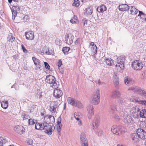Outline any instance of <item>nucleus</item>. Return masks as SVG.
Here are the masks:
<instances>
[{
	"label": "nucleus",
	"mask_w": 146,
	"mask_h": 146,
	"mask_svg": "<svg viewBox=\"0 0 146 146\" xmlns=\"http://www.w3.org/2000/svg\"><path fill=\"white\" fill-rule=\"evenodd\" d=\"M121 117H123L124 122L127 124L130 125L133 122L131 117L129 115L124 108H122L121 110L118 112L115 116V118L119 119Z\"/></svg>",
	"instance_id": "nucleus-1"
},
{
	"label": "nucleus",
	"mask_w": 146,
	"mask_h": 146,
	"mask_svg": "<svg viewBox=\"0 0 146 146\" xmlns=\"http://www.w3.org/2000/svg\"><path fill=\"white\" fill-rule=\"evenodd\" d=\"M125 58L124 56H121L117 58L116 60L117 63L115 65V68L119 72H121L124 66Z\"/></svg>",
	"instance_id": "nucleus-2"
},
{
	"label": "nucleus",
	"mask_w": 146,
	"mask_h": 146,
	"mask_svg": "<svg viewBox=\"0 0 146 146\" xmlns=\"http://www.w3.org/2000/svg\"><path fill=\"white\" fill-rule=\"evenodd\" d=\"M46 81L50 84V86L53 88H58V82L56 80L55 78L52 75L46 76Z\"/></svg>",
	"instance_id": "nucleus-3"
},
{
	"label": "nucleus",
	"mask_w": 146,
	"mask_h": 146,
	"mask_svg": "<svg viewBox=\"0 0 146 146\" xmlns=\"http://www.w3.org/2000/svg\"><path fill=\"white\" fill-rule=\"evenodd\" d=\"M111 131L113 134L119 135L123 134L125 132L124 127L121 126L113 125L111 127Z\"/></svg>",
	"instance_id": "nucleus-4"
},
{
	"label": "nucleus",
	"mask_w": 146,
	"mask_h": 146,
	"mask_svg": "<svg viewBox=\"0 0 146 146\" xmlns=\"http://www.w3.org/2000/svg\"><path fill=\"white\" fill-rule=\"evenodd\" d=\"M100 101V90H97L94 93L92 96L91 102L93 105H97L99 103Z\"/></svg>",
	"instance_id": "nucleus-5"
},
{
	"label": "nucleus",
	"mask_w": 146,
	"mask_h": 146,
	"mask_svg": "<svg viewBox=\"0 0 146 146\" xmlns=\"http://www.w3.org/2000/svg\"><path fill=\"white\" fill-rule=\"evenodd\" d=\"M67 100L68 104L74 106L79 108H82L84 107L83 105L81 102L73 98L68 97Z\"/></svg>",
	"instance_id": "nucleus-6"
},
{
	"label": "nucleus",
	"mask_w": 146,
	"mask_h": 146,
	"mask_svg": "<svg viewBox=\"0 0 146 146\" xmlns=\"http://www.w3.org/2000/svg\"><path fill=\"white\" fill-rule=\"evenodd\" d=\"M43 127L45 133L49 135H51L54 129V126H51L46 123H43Z\"/></svg>",
	"instance_id": "nucleus-7"
},
{
	"label": "nucleus",
	"mask_w": 146,
	"mask_h": 146,
	"mask_svg": "<svg viewBox=\"0 0 146 146\" xmlns=\"http://www.w3.org/2000/svg\"><path fill=\"white\" fill-rule=\"evenodd\" d=\"M139 109L137 107H133L130 111L131 115L134 118H137L139 117Z\"/></svg>",
	"instance_id": "nucleus-8"
},
{
	"label": "nucleus",
	"mask_w": 146,
	"mask_h": 146,
	"mask_svg": "<svg viewBox=\"0 0 146 146\" xmlns=\"http://www.w3.org/2000/svg\"><path fill=\"white\" fill-rule=\"evenodd\" d=\"M88 112V117L90 119H91L94 114V108L93 105L89 104L86 107Z\"/></svg>",
	"instance_id": "nucleus-9"
},
{
	"label": "nucleus",
	"mask_w": 146,
	"mask_h": 146,
	"mask_svg": "<svg viewBox=\"0 0 146 146\" xmlns=\"http://www.w3.org/2000/svg\"><path fill=\"white\" fill-rule=\"evenodd\" d=\"M132 65L133 69L136 70H141L143 67L142 63L137 60L133 62Z\"/></svg>",
	"instance_id": "nucleus-10"
},
{
	"label": "nucleus",
	"mask_w": 146,
	"mask_h": 146,
	"mask_svg": "<svg viewBox=\"0 0 146 146\" xmlns=\"http://www.w3.org/2000/svg\"><path fill=\"white\" fill-rule=\"evenodd\" d=\"M44 122L43 123H46L48 124L53 123L55 121V118L52 115H47L44 116Z\"/></svg>",
	"instance_id": "nucleus-11"
},
{
	"label": "nucleus",
	"mask_w": 146,
	"mask_h": 146,
	"mask_svg": "<svg viewBox=\"0 0 146 146\" xmlns=\"http://www.w3.org/2000/svg\"><path fill=\"white\" fill-rule=\"evenodd\" d=\"M80 140L82 146H88L87 140L84 133L82 132L80 136Z\"/></svg>",
	"instance_id": "nucleus-12"
},
{
	"label": "nucleus",
	"mask_w": 146,
	"mask_h": 146,
	"mask_svg": "<svg viewBox=\"0 0 146 146\" xmlns=\"http://www.w3.org/2000/svg\"><path fill=\"white\" fill-rule=\"evenodd\" d=\"M139 137L142 139L146 138V131L141 128L138 129L136 131Z\"/></svg>",
	"instance_id": "nucleus-13"
},
{
	"label": "nucleus",
	"mask_w": 146,
	"mask_h": 146,
	"mask_svg": "<svg viewBox=\"0 0 146 146\" xmlns=\"http://www.w3.org/2000/svg\"><path fill=\"white\" fill-rule=\"evenodd\" d=\"M66 43L68 44H71L73 42L74 36L72 34H66L65 36Z\"/></svg>",
	"instance_id": "nucleus-14"
},
{
	"label": "nucleus",
	"mask_w": 146,
	"mask_h": 146,
	"mask_svg": "<svg viewBox=\"0 0 146 146\" xmlns=\"http://www.w3.org/2000/svg\"><path fill=\"white\" fill-rule=\"evenodd\" d=\"M19 10L20 8L18 6H13V7L11 9L12 14V19L14 20L15 17L17 16L18 12H19Z\"/></svg>",
	"instance_id": "nucleus-15"
},
{
	"label": "nucleus",
	"mask_w": 146,
	"mask_h": 146,
	"mask_svg": "<svg viewBox=\"0 0 146 146\" xmlns=\"http://www.w3.org/2000/svg\"><path fill=\"white\" fill-rule=\"evenodd\" d=\"M121 94L120 92L117 90H115L111 92L110 97L112 98H117L120 96Z\"/></svg>",
	"instance_id": "nucleus-16"
},
{
	"label": "nucleus",
	"mask_w": 146,
	"mask_h": 146,
	"mask_svg": "<svg viewBox=\"0 0 146 146\" xmlns=\"http://www.w3.org/2000/svg\"><path fill=\"white\" fill-rule=\"evenodd\" d=\"M14 130L16 132L20 135L23 134L25 132L24 128L23 126L21 125L16 126L14 127Z\"/></svg>",
	"instance_id": "nucleus-17"
},
{
	"label": "nucleus",
	"mask_w": 146,
	"mask_h": 146,
	"mask_svg": "<svg viewBox=\"0 0 146 146\" xmlns=\"http://www.w3.org/2000/svg\"><path fill=\"white\" fill-rule=\"evenodd\" d=\"M55 88L53 93L54 96L56 98H60L63 94L62 90L59 89Z\"/></svg>",
	"instance_id": "nucleus-18"
},
{
	"label": "nucleus",
	"mask_w": 146,
	"mask_h": 146,
	"mask_svg": "<svg viewBox=\"0 0 146 146\" xmlns=\"http://www.w3.org/2000/svg\"><path fill=\"white\" fill-rule=\"evenodd\" d=\"M100 121V119L99 117L98 116H96L92 123L93 129H96L98 128Z\"/></svg>",
	"instance_id": "nucleus-19"
},
{
	"label": "nucleus",
	"mask_w": 146,
	"mask_h": 146,
	"mask_svg": "<svg viewBox=\"0 0 146 146\" xmlns=\"http://www.w3.org/2000/svg\"><path fill=\"white\" fill-rule=\"evenodd\" d=\"M26 39L29 40H33L34 38V33L32 31H29L25 33Z\"/></svg>",
	"instance_id": "nucleus-20"
},
{
	"label": "nucleus",
	"mask_w": 146,
	"mask_h": 146,
	"mask_svg": "<svg viewBox=\"0 0 146 146\" xmlns=\"http://www.w3.org/2000/svg\"><path fill=\"white\" fill-rule=\"evenodd\" d=\"M139 137L137 133H133L131 135V139L132 141L134 143H137L139 141Z\"/></svg>",
	"instance_id": "nucleus-21"
},
{
	"label": "nucleus",
	"mask_w": 146,
	"mask_h": 146,
	"mask_svg": "<svg viewBox=\"0 0 146 146\" xmlns=\"http://www.w3.org/2000/svg\"><path fill=\"white\" fill-rule=\"evenodd\" d=\"M133 82V79L127 76L124 78L125 84L126 85L129 86L132 84Z\"/></svg>",
	"instance_id": "nucleus-22"
},
{
	"label": "nucleus",
	"mask_w": 146,
	"mask_h": 146,
	"mask_svg": "<svg viewBox=\"0 0 146 146\" xmlns=\"http://www.w3.org/2000/svg\"><path fill=\"white\" fill-rule=\"evenodd\" d=\"M118 8L119 11H124L128 10L129 9V7L126 4H123L120 5Z\"/></svg>",
	"instance_id": "nucleus-23"
},
{
	"label": "nucleus",
	"mask_w": 146,
	"mask_h": 146,
	"mask_svg": "<svg viewBox=\"0 0 146 146\" xmlns=\"http://www.w3.org/2000/svg\"><path fill=\"white\" fill-rule=\"evenodd\" d=\"M57 106L54 102H52L50 104V111L52 113H55L56 111Z\"/></svg>",
	"instance_id": "nucleus-24"
},
{
	"label": "nucleus",
	"mask_w": 146,
	"mask_h": 146,
	"mask_svg": "<svg viewBox=\"0 0 146 146\" xmlns=\"http://www.w3.org/2000/svg\"><path fill=\"white\" fill-rule=\"evenodd\" d=\"M140 88L137 86H132L129 88L127 90H131L133 92L139 94Z\"/></svg>",
	"instance_id": "nucleus-25"
},
{
	"label": "nucleus",
	"mask_w": 146,
	"mask_h": 146,
	"mask_svg": "<svg viewBox=\"0 0 146 146\" xmlns=\"http://www.w3.org/2000/svg\"><path fill=\"white\" fill-rule=\"evenodd\" d=\"M122 109H121L120 110H119L118 111H117V109L116 108V106L115 105H113L111 107V109L110 111V113L113 114L116 112V114L114 116L115 118V116L117 114V113L118 111H119L121 110Z\"/></svg>",
	"instance_id": "nucleus-26"
},
{
	"label": "nucleus",
	"mask_w": 146,
	"mask_h": 146,
	"mask_svg": "<svg viewBox=\"0 0 146 146\" xmlns=\"http://www.w3.org/2000/svg\"><path fill=\"white\" fill-rule=\"evenodd\" d=\"M106 10V7L104 5H101L98 7L97 9V11L99 13H102Z\"/></svg>",
	"instance_id": "nucleus-27"
},
{
	"label": "nucleus",
	"mask_w": 146,
	"mask_h": 146,
	"mask_svg": "<svg viewBox=\"0 0 146 146\" xmlns=\"http://www.w3.org/2000/svg\"><path fill=\"white\" fill-rule=\"evenodd\" d=\"M139 117L142 118H146V110L143 109L139 111Z\"/></svg>",
	"instance_id": "nucleus-28"
},
{
	"label": "nucleus",
	"mask_w": 146,
	"mask_h": 146,
	"mask_svg": "<svg viewBox=\"0 0 146 146\" xmlns=\"http://www.w3.org/2000/svg\"><path fill=\"white\" fill-rule=\"evenodd\" d=\"M118 102L119 104L123 107L126 106L127 104H128L127 103V101L124 100L122 98H120L119 99Z\"/></svg>",
	"instance_id": "nucleus-29"
},
{
	"label": "nucleus",
	"mask_w": 146,
	"mask_h": 146,
	"mask_svg": "<svg viewBox=\"0 0 146 146\" xmlns=\"http://www.w3.org/2000/svg\"><path fill=\"white\" fill-rule=\"evenodd\" d=\"M105 62L107 65L110 66L113 65L114 64L113 60L111 58L106 59L105 60Z\"/></svg>",
	"instance_id": "nucleus-30"
},
{
	"label": "nucleus",
	"mask_w": 146,
	"mask_h": 146,
	"mask_svg": "<svg viewBox=\"0 0 146 146\" xmlns=\"http://www.w3.org/2000/svg\"><path fill=\"white\" fill-rule=\"evenodd\" d=\"M43 123H40L37 122L35 124V128L37 130H43Z\"/></svg>",
	"instance_id": "nucleus-31"
},
{
	"label": "nucleus",
	"mask_w": 146,
	"mask_h": 146,
	"mask_svg": "<svg viewBox=\"0 0 146 146\" xmlns=\"http://www.w3.org/2000/svg\"><path fill=\"white\" fill-rule=\"evenodd\" d=\"M130 12L131 15H136L137 13V9L135 7L131 6L130 8Z\"/></svg>",
	"instance_id": "nucleus-32"
},
{
	"label": "nucleus",
	"mask_w": 146,
	"mask_h": 146,
	"mask_svg": "<svg viewBox=\"0 0 146 146\" xmlns=\"http://www.w3.org/2000/svg\"><path fill=\"white\" fill-rule=\"evenodd\" d=\"M1 107L4 109H6L8 106V102L7 101L4 100L1 102Z\"/></svg>",
	"instance_id": "nucleus-33"
},
{
	"label": "nucleus",
	"mask_w": 146,
	"mask_h": 146,
	"mask_svg": "<svg viewBox=\"0 0 146 146\" xmlns=\"http://www.w3.org/2000/svg\"><path fill=\"white\" fill-rule=\"evenodd\" d=\"M85 14L86 15H90L92 13V8L91 7H89L86 9Z\"/></svg>",
	"instance_id": "nucleus-34"
},
{
	"label": "nucleus",
	"mask_w": 146,
	"mask_h": 146,
	"mask_svg": "<svg viewBox=\"0 0 146 146\" xmlns=\"http://www.w3.org/2000/svg\"><path fill=\"white\" fill-rule=\"evenodd\" d=\"M15 39V37L13 36V35L11 33H10L8 34V37L7 38V40L8 41L12 42Z\"/></svg>",
	"instance_id": "nucleus-35"
},
{
	"label": "nucleus",
	"mask_w": 146,
	"mask_h": 146,
	"mask_svg": "<svg viewBox=\"0 0 146 146\" xmlns=\"http://www.w3.org/2000/svg\"><path fill=\"white\" fill-rule=\"evenodd\" d=\"M77 19V16L74 15L73 17L70 20V22L72 24H77L78 23V21Z\"/></svg>",
	"instance_id": "nucleus-36"
},
{
	"label": "nucleus",
	"mask_w": 146,
	"mask_h": 146,
	"mask_svg": "<svg viewBox=\"0 0 146 146\" xmlns=\"http://www.w3.org/2000/svg\"><path fill=\"white\" fill-rule=\"evenodd\" d=\"M7 142V140L3 137H0V146H3V144Z\"/></svg>",
	"instance_id": "nucleus-37"
},
{
	"label": "nucleus",
	"mask_w": 146,
	"mask_h": 146,
	"mask_svg": "<svg viewBox=\"0 0 146 146\" xmlns=\"http://www.w3.org/2000/svg\"><path fill=\"white\" fill-rule=\"evenodd\" d=\"M139 94L146 98V90H142L140 88Z\"/></svg>",
	"instance_id": "nucleus-38"
},
{
	"label": "nucleus",
	"mask_w": 146,
	"mask_h": 146,
	"mask_svg": "<svg viewBox=\"0 0 146 146\" xmlns=\"http://www.w3.org/2000/svg\"><path fill=\"white\" fill-rule=\"evenodd\" d=\"M113 82L115 87L117 88H119V79L113 80Z\"/></svg>",
	"instance_id": "nucleus-39"
},
{
	"label": "nucleus",
	"mask_w": 146,
	"mask_h": 146,
	"mask_svg": "<svg viewBox=\"0 0 146 146\" xmlns=\"http://www.w3.org/2000/svg\"><path fill=\"white\" fill-rule=\"evenodd\" d=\"M48 49L47 48L46 49L45 48L43 50V53H45L46 54H48L49 55H53L54 53V52L52 51H51V53H50V52H49V51H48Z\"/></svg>",
	"instance_id": "nucleus-40"
},
{
	"label": "nucleus",
	"mask_w": 146,
	"mask_h": 146,
	"mask_svg": "<svg viewBox=\"0 0 146 146\" xmlns=\"http://www.w3.org/2000/svg\"><path fill=\"white\" fill-rule=\"evenodd\" d=\"M130 100L131 102H132L135 103H137L138 104L139 102V100H138L134 97H131L130 98Z\"/></svg>",
	"instance_id": "nucleus-41"
},
{
	"label": "nucleus",
	"mask_w": 146,
	"mask_h": 146,
	"mask_svg": "<svg viewBox=\"0 0 146 146\" xmlns=\"http://www.w3.org/2000/svg\"><path fill=\"white\" fill-rule=\"evenodd\" d=\"M32 59L34 62V64L35 65H36L40 64L39 60L35 57H33Z\"/></svg>",
	"instance_id": "nucleus-42"
},
{
	"label": "nucleus",
	"mask_w": 146,
	"mask_h": 146,
	"mask_svg": "<svg viewBox=\"0 0 146 146\" xmlns=\"http://www.w3.org/2000/svg\"><path fill=\"white\" fill-rule=\"evenodd\" d=\"M74 2L72 4V5L78 7L80 5L79 1L78 0H74Z\"/></svg>",
	"instance_id": "nucleus-43"
},
{
	"label": "nucleus",
	"mask_w": 146,
	"mask_h": 146,
	"mask_svg": "<svg viewBox=\"0 0 146 146\" xmlns=\"http://www.w3.org/2000/svg\"><path fill=\"white\" fill-rule=\"evenodd\" d=\"M36 121L32 119H30L29 120V124L31 125H33L36 123Z\"/></svg>",
	"instance_id": "nucleus-44"
},
{
	"label": "nucleus",
	"mask_w": 146,
	"mask_h": 146,
	"mask_svg": "<svg viewBox=\"0 0 146 146\" xmlns=\"http://www.w3.org/2000/svg\"><path fill=\"white\" fill-rule=\"evenodd\" d=\"M91 48L92 52H94V53H95L96 54L97 53V48L96 45L91 46Z\"/></svg>",
	"instance_id": "nucleus-45"
},
{
	"label": "nucleus",
	"mask_w": 146,
	"mask_h": 146,
	"mask_svg": "<svg viewBox=\"0 0 146 146\" xmlns=\"http://www.w3.org/2000/svg\"><path fill=\"white\" fill-rule=\"evenodd\" d=\"M69 47H65L63 48L62 49V51L63 52L64 54H65L67 52L69 51Z\"/></svg>",
	"instance_id": "nucleus-46"
},
{
	"label": "nucleus",
	"mask_w": 146,
	"mask_h": 146,
	"mask_svg": "<svg viewBox=\"0 0 146 146\" xmlns=\"http://www.w3.org/2000/svg\"><path fill=\"white\" fill-rule=\"evenodd\" d=\"M56 127L57 131L58 133H60L61 131V128L62 127V125L59 124L56 125Z\"/></svg>",
	"instance_id": "nucleus-47"
},
{
	"label": "nucleus",
	"mask_w": 146,
	"mask_h": 146,
	"mask_svg": "<svg viewBox=\"0 0 146 146\" xmlns=\"http://www.w3.org/2000/svg\"><path fill=\"white\" fill-rule=\"evenodd\" d=\"M22 117L23 119H28L29 118V117L27 114L24 113L22 115Z\"/></svg>",
	"instance_id": "nucleus-48"
},
{
	"label": "nucleus",
	"mask_w": 146,
	"mask_h": 146,
	"mask_svg": "<svg viewBox=\"0 0 146 146\" xmlns=\"http://www.w3.org/2000/svg\"><path fill=\"white\" fill-rule=\"evenodd\" d=\"M119 79L118 74L115 72H114L113 76V80Z\"/></svg>",
	"instance_id": "nucleus-49"
},
{
	"label": "nucleus",
	"mask_w": 146,
	"mask_h": 146,
	"mask_svg": "<svg viewBox=\"0 0 146 146\" xmlns=\"http://www.w3.org/2000/svg\"><path fill=\"white\" fill-rule=\"evenodd\" d=\"M76 120L78 121V123L79 126H81L82 125V121L79 118H76Z\"/></svg>",
	"instance_id": "nucleus-50"
},
{
	"label": "nucleus",
	"mask_w": 146,
	"mask_h": 146,
	"mask_svg": "<svg viewBox=\"0 0 146 146\" xmlns=\"http://www.w3.org/2000/svg\"><path fill=\"white\" fill-rule=\"evenodd\" d=\"M139 104L146 106V100H139Z\"/></svg>",
	"instance_id": "nucleus-51"
},
{
	"label": "nucleus",
	"mask_w": 146,
	"mask_h": 146,
	"mask_svg": "<svg viewBox=\"0 0 146 146\" xmlns=\"http://www.w3.org/2000/svg\"><path fill=\"white\" fill-rule=\"evenodd\" d=\"M45 66L46 69H47L48 70H49L50 68V66L46 62H44Z\"/></svg>",
	"instance_id": "nucleus-52"
},
{
	"label": "nucleus",
	"mask_w": 146,
	"mask_h": 146,
	"mask_svg": "<svg viewBox=\"0 0 146 146\" xmlns=\"http://www.w3.org/2000/svg\"><path fill=\"white\" fill-rule=\"evenodd\" d=\"M22 49L24 53H26L28 52L27 50L26 49L25 47L23 44L21 45Z\"/></svg>",
	"instance_id": "nucleus-53"
},
{
	"label": "nucleus",
	"mask_w": 146,
	"mask_h": 146,
	"mask_svg": "<svg viewBox=\"0 0 146 146\" xmlns=\"http://www.w3.org/2000/svg\"><path fill=\"white\" fill-rule=\"evenodd\" d=\"M80 39L78 38L74 42V44L75 45L78 44L80 42Z\"/></svg>",
	"instance_id": "nucleus-54"
},
{
	"label": "nucleus",
	"mask_w": 146,
	"mask_h": 146,
	"mask_svg": "<svg viewBox=\"0 0 146 146\" xmlns=\"http://www.w3.org/2000/svg\"><path fill=\"white\" fill-rule=\"evenodd\" d=\"M61 124V118L60 117H58V121L56 125Z\"/></svg>",
	"instance_id": "nucleus-55"
},
{
	"label": "nucleus",
	"mask_w": 146,
	"mask_h": 146,
	"mask_svg": "<svg viewBox=\"0 0 146 146\" xmlns=\"http://www.w3.org/2000/svg\"><path fill=\"white\" fill-rule=\"evenodd\" d=\"M99 85H104L105 83L104 82H102L100 81V80H99L97 83Z\"/></svg>",
	"instance_id": "nucleus-56"
},
{
	"label": "nucleus",
	"mask_w": 146,
	"mask_h": 146,
	"mask_svg": "<svg viewBox=\"0 0 146 146\" xmlns=\"http://www.w3.org/2000/svg\"><path fill=\"white\" fill-rule=\"evenodd\" d=\"M141 19H143L145 21H146V14H144L141 17Z\"/></svg>",
	"instance_id": "nucleus-57"
},
{
	"label": "nucleus",
	"mask_w": 146,
	"mask_h": 146,
	"mask_svg": "<svg viewBox=\"0 0 146 146\" xmlns=\"http://www.w3.org/2000/svg\"><path fill=\"white\" fill-rule=\"evenodd\" d=\"M28 143L29 144L31 145L33 143V142L32 139H29L28 141Z\"/></svg>",
	"instance_id": "nucleus-58"
},
{
	"label": "nucleus",
	"mask_w": 146,
	"mask_h": 146,
	"mask_svg": "<svg viewBox=\"0 0 146 146\" xmlns=\"http://www.w3.org/2000/svg\"><path fill=\"white\" fill-rule=\"evenodd\" d=\"M62 64L61 60H59L58 62V66L59 67H60Z\"/></svg>",
	"instance_id": "nucleus-59"
},
{
	"label": "nucleus",
	"mask_w": 146,
	"mask_h": 146,
	"mask_svg": "<svg viewBox=\"0 0 146 146\" xmlns=\"http://www.w3.org/2000/svg\"><path fill=\"white\" fill-rule=\"evenodd\" d=\"M13 57V59H14L15 60H16L17 59H18V55H14Z\"/></svg>",
	"instance_id": "nucleus-60"
},
{
	"label": "nucleus",
	"mask_w": 146,
	"mask_h": 146,
	"mask_svg": "<svg viewBox=\"0 0 146 146\" xmlns=\"http://www.w3.org/2000/svg\"><path fill=\"white\" fill-rule=\"evenodd\" d=\"M83 24L84 26H85L86 25H87V20H84Z\"/></svg>",
	"instance_id": "nucleus-61"
},
{
	"label": "nucleus",
	"mask_w": 146,
	"mask_h": 146,
	"mask_svg": "<svg viewBox=\"0 0 146 146\" xmlns=\"http://www.w3.org/2000/svg\"><path fill=\"white\" fill-rule=\"evenodd\" d=\"M36 67H37V68L38 70V69H40V68L41 66L39 64H38L37 65H36Z\"/></svg>",
	"instance_id": "nucleus-62"
},
{
	"label": "nucleus",
	"mask_w": 146,
	"mask_h": 146,
	"mask_svg": "<svg viewBox=\"0 0 146 146\" xmlns=\"http://www.w3.org/2000/svg\"><path fill=\"white\" fill-rule=\"evenodd\" d=\"M139 13L141 14V17L142 16V15H143L144 14V13L142 11H139Z\"/></svg>",
	"instance_id": "nucleus-63"
},
{
	"label": "nucleus",
	"mask_w": 146,
	"mask_h": 146,
	"mask_svg": "<svg viewBox=\"0 0 146 146\" xmlns=\"http://www.w3.org/2000/svg\"><path fill=\"white\" fill-rule=\"evenodd\" d=\"M90 45L92 46H96V45L94 44L93 42H91L90 43Z\"/></svg>",
	"instance_id": "nucleus-64"
}]
</instances>
